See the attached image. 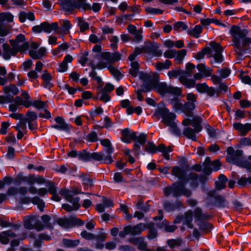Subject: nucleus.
Segmentation results:
<instances>
[{
    "label": "nucleus",
    "mask_w": 251,
    "mask_h": 251,
    "mask_svg": "<svg viewBox=\"0 0 251 251\" xmlns=\"http://www.w3.org/2000/svg\"><path fill=\"white\" fill-rule=\"evenodd\" d=\"M229 32L232 37L233 44L235 48L236 52L239 55H242V48L251 44V38L246 37L248 33L247 29H241L238 26L233 25L231 27Z\"/></svg>",
    "instance_id": "f257e3e1"
},
{
    "label": "nucleus",
    "mask_w": 251,
    "mask_h": 251,
    "mask_svg": "<svg viewBox=\"0 0 251 251\" xmlns=\"http://www.w3.org/2000/svg\"><path fill=\"white\" fill-rule=\"evenodd\" d=\"M153 117L157 120L162 118V122L167 126H170V131L174 134L178 133L179 131L175 121L176 115L170 112L168 109L163 105H159L155 109Z\"/></svg>",
    "instance_id": "f03ea898"
},
{
    "label": "nucleus",
    "mask_w": 251,
    "mask_h": 251,
    "mask_svg": "<svg viewBox=\"0 0 251 251\" xmlns=\"http://www.w3.org/2000/svg\"><path fill=\"white\" fill-rule=\"evenodd\" d=\"M151 84L152 86L149 87H148L146 85H143L142 87V91L146 92L151 90L154 87L162 96L166 94L179 96L181 94L182 91L180 88L167 85L165 82H156L153 81L151 82Z\"/></svg>",
    "instance_id": "7ed1b4c3"
},
{
    "label": "nucleus",
    "mask_w": 251,
    "mask_h": 251,
    "mask_svg": "<svg viewBox=\"0 0 251 251\" xmlns=\"http://www.w3.org/2000/svg\"><path fill=\"white\" fill-rule=\"evenodd\" d=\"M210 48L203 49L201 51L197 53L195 58L197 60H201L205 54H207L208 57L213 56L215 61L217 63H220L223 60V57L221 54L223 49L218 43L212 42L210 44Z\"/></svg>",
    "instance_id": "20e7f679"
},
{
    "label": "nucleus",
    "mask_w": 251,
    "mask_h": 251,
    "mask_svg": "<svg viewBox=\"0 0 251 251\" xmlns=\"http://www.w3.org/2000/svg\"><path fill=\"white\" fill-rule=\"evenodd\" d=\"M227 161L230 163L235 164L240 167L245 168L248 171L251 173V167L248 161L243 160V151L241 150L234 151L232 148L227 149Z\"/></svg>",
    "instance_id": "39448f33"
},
{
    "label": "nucleus",
    "mask_w": 251,
    "mask_h": 251,
    "mask_svg": "<svg viewBox=\"0 0 251 251\" xmlns=\"http://www.w3.org/2000/svg\"><path fill=\"white\" fill-rule=\"evenodd\" d=\"M164 193L166 196L171 194L174 197H178L181 195H184L189 197L191 195V191L186 188L183 184L181 183H176L172 186H168L164 189Z\"/></svg>",
    "instance_id": "423d86ee"
},
{
    "label": "nucleus",
    "mask_w": 251,
    "mask_h": 251,
    "mask_svg": "<svg viewBox=\"0 0 251 251\" xmlns=\"http://www.w3.org/2000/svg\"><path fill=\"white\" fill-rule=\"evenodd\" d=\"M61 194L68 201L72 204V205L68 204H64L62 205V208L67 211H71L73 210H77L79 206V198L78 197H74L73 192L68 190H62L60 192Z\"/></svg>",
    "instance_id": "0eeeda50"
},
{
    "label": "nucleus",
    "mask_w": 251,
    "mask_h": 251,
    "mask_svg": "<svg viewBox=\"0 0 251 251\" xmlns=\"http://www.w3.org/2000/svg\"><path fill=\"white\" fill-rule=\"evenodd\" d=\"M195 122L193 123H191L188 120H185L183 122L184 125H192V126L194 128L193 130L190 127H186L183 130V134L185 136L194 141L196 140V134L200 132L201 129L199 119H195Z\"/></svg>",
    "instance_id": "6e6552de"
},
{
    "label": "nucleus",
    "mask_w": 251,
    "mask_h": 251,
    "mask_svg": "<svg viewBox=\"0 0 251 251\" xmlns=\"http://www.w3.org/2000/svg\"><path fill=\"white\" fill-rule=\"evenodd\" d=\"M101 57V60L97 64V67L100 69L106 68L110 63L122 59L121 54L118 52L112 53L109 52H103Z\"/></svg>",
    "instance_id": "1a4fd4ad"
},
{
    "label": "nucleus",
    "mask_w": 251,
    "mask_h": 251,
    "mask_svg": "<svg viewBox=\"0 0 251 251\" xmlns=\"http://www.w3.org/2000/svg\"><path fill=\"white\" fill-rule=\"evenodd\" d=\"M9 42L17 52L25 51L29 47L28 42L25 40V35L22 34L18 35L15 40H10Z\"/></svg>",
    "instance_id": "9d476101"
},
{
    "label": "nucleus",
    "mask_w": 251,
    "mask_h": 251,
    "mask_svg": "<svg viewBox=\"0 0 251 251\" xmlns=\"http://www.w3.org/2000/svg\"><path fill=\"white\" fill-rule=\"evenodd\" d=\"M186 73H184V71L177 69L168 72V75L170 78L179 77V80L181 83L185 85L186 87L191 88L194 87V81L192 79H189L184 77Z\"/></svg>",
    "instance_id": "9b49d317"
},
{
    "label": "nucleus",
    "mask_w": 251,
    "mask_h": 251,
    "mask_svg": "<svg viewBox=\"0 0 251 251\" xmlns=\"http://www.w3.org/2000/svg\"><path fill=\"white\" fill-rule=\"evenodd\" d=\"M145 150L147 152L152 154L154 153L157 151H161L162 152L164 158L167 160H169L170 159L169 152L172 151L171 149L169 147L166 148L163 144H161L158 147H156L154 144L151 142H148L147 143L145 147Z\"/></svg>",
    "instance_id": "f8f14e48"
},
{
    "label": "nucleus",
    "mask_w": 251,
    "mask_h": 251,
    "mask_svg": "<svg viewBox=\"0 0 251 251\" xmlns=\"http://www.w3.org/2000/svg\"><path fill=\"white\" fill-rule=\"evenodd\" d=\"M38 221L36 216H27L25 219V227L27 229L35 228L38 230H41L43 227L38 223Z\"/></svg>",
    "instance_id": "ddd939ff"
},
{
    "label": "nucleus",
    "mask_w": 251,
    "mask_h": 251,
    "mask_svg": "<svg viewBox=\"0 0 251 251\" xmlns=\"http://www.w3.org/2000/svg\"><path fill=\"white\" fill-rule=\"evenodd\" d=\"M233 128L238 130L242 136H245L248 132L251 130V123L243 124L241 123H234Z\"/></svg>",
    "instance_id": "4468645a"
},
{
    "label": "nucleus",
    "mask_w": 251,
    "mask_h": 251,
    "mask_svg": "<svg viewBox=\"0 0 251 251\" xmlns=\"http://www.w3.org/2000/svg\"><path fill=\"white\" fill-rule=\"evenodd\" d=\"M55 121L56 124L52 126V127L58 129L59 130H62L67 131L69 130L70 127L69 125L65 122L64 120L60 117H57L55 119Z\"/></svg>",
    "instance_id": "2eb2a0df"
},
{
    "label": "nucleus",
    "mask_w": 251,
    "mask_h": 251,
    "mask_svg": "<svg viewBox=\"0 0 251 251\" xmlns=\"http://www.w3.org/2000/svg\"><path fill=\"white\" fill-rule=\"evenodd\" d=\"M3 52L2 56L5 60H8L11 58V55H15L17 52L12 48H10V46L7 44H4L2 45Z\"/></svg>",
    "instance_id": "dca6fc26"
},
{
    "label": "nucleus",
    "mask_w": 251,
    "mask_h": 251,
    "mask_svg": "<svg viewBox=\"0 0 251 251\" xmlns=\"http://www.w3.org/2000/svg\"><path fill=\"white\" fill-rule=\"evenodd\" d=\"M146 228V226L144 224H139L134 226H126L127 232L130 233V234L135 235L141 233Z\"/></svg>",
    "instance_id": "f3484780"
},
{
    "label": "nucleus",
    "mask_w": 251,
    "mask_h": 251,
    "mask_svg": "<svg viewBox=\"0 0 251 251\" xmlns=\"http://www.w3.org/2000/svg\"><path fill=\"white\" fill-rule=\"evenodd\" d=\"M171 104L175 112L178 113H184V103L177 99L171 100Z\"/></svg>",
    "instance_id": "a211bd4d"
},
{
    "label": "nucleus",
    "mask_w": 251,
    "mask_h": 251,
    "mask_svg": "<svg viewBox=\"0 0 251 251\" xmlns=\"http://www.w3.org/2000/svg\"><path fill=\"white\" fill-rule=\"evenodd\" d=\"M60 3L63 9L67 12H70L76 8L75 1L73 0H62Z\"/></svg>",
    "instance_id": "6ab92c4d"
},
{
    "label": "nucleus",
    "mask_w": 251,
    "mask_h": 251,
    "mask_svg": "<svg viewBox=\"0 0 251 251\" xmlns=\"http://www.w3.org/2000/svg\"><path fill=\"white\" fill-rule=\"evenodd\" d=\"M61 29L58 30L57 32L59 34H61L62 33L63 34H67L72 27L70 22L66 19L62 20L61 22Z\"/></svg>",
    "instance_id": "aec40b11"
},
{
    "label": "nucleus",
    "mask_w": 251,
    "mask_h": 251,
    "mask_svg": "<svg viewBox=\"0 0 251 251\" xmlns=\"http://www.w3.org/2000/svg\"><path fill=\"white\" fill-rule=\"evenodd\" d=\"M75 1L76 8L84 10L91 9V5L88 3V0H75Z\"/></svg>",
    "instance_id": "412c9836"
},
{
    "label": "nucleus",
    "mask_w": 251,
    "mask_h": 251,
    "mask_svg": "<svg viewBox=\"0 0 251 251\" xmlns=\"http://www.w3.org/2000/svg\"><path fill=\"white\" fill-rule=\"evenodd\" d=\"M44 23V32L50 33L54 31L59 28L57 23L55 22L50 24L47 22Z\"/></svg>",
    "instance_id": "4be33fe9"
},
{
    "label": "nucleus",
    "mask_w": 251,
    "mask_h": 251,
    "mask_svg": "<svg viewBox=\"0 0 251 251\" xmlns=\"http://www.w3.org/2000/svg\"><path fill=\"white\" fill-rule=\"evenodd\" d=\"M50 239V238L49 236L41 235L38 238L36 237H31L30 242L33 243L35 247L39 248L42 245V242L41 240H49Z\"/></svg>",
    "instance_id": "5701e85b"
},
{
    "label": "nucleus",
    "mask_w": 251,
    "mask_h": 251,
    "mask_svg": "<svg viewBox=\"0 0 251 251\" xmlns=\"http://www.w3.org/2000/svg\"><path fill=\"white\" fill-rule=\"evenodd\" d=\"M46 52V48L42 47L40 48L37 51L30 50L29 51V54L30 57L33 59H38L43 56Z\"/></svg>",
    "instance_id": "b1692460"
},
{
    "label": "nucleus",
    "mask_w": 251,
    "mask_h": 251,
    "mask_svg": "<svg viewBox=\"0 0 251 251\" xmlns=\"http://www.w3.org/2000/svg\"><path fill=\"white\" fill-rule=\"evenodd\" d=\"M15 236V234L10 231L0 233V242L2 244H7L9 242V237Z\"/></svg>",
    "instance_id": "393cba45"
},
{
    "label": "nucleus",
    "mask_w": 251,
    "mask_h": 251,
    "mask_svg": "<svg viewBox=\"0 0 251 251\" xmlns=\"http://www.w3.org/2000/svg\"><path fill=\"white\" fill-rule=\"evenodd\" d=\"M172 174L181 180H183L184 178L185 175L184 170L181 169L178 166H175L173 168Z\"/></svg>",
    "instance_id": "a878e982"
},
{
    "label": "nucleus",
    "mask_w": 251,
    "mask_h": 251,
    "mask_svg": "<svg viewBox=\"0 0 251 251\" xmlns=\"http://www.w3.org/2000/svg\"><path fill=\"white\" fill-rule=\"evenodd\" d=\"M3 89L5 94L10 96H11L10 94H12L13 95H17L19 92L18 88L14 85L5 86L3 88Z\"/></svg>",
    "instance_id": "bb28decb"
},
{
    "label": "nucleus",
    "mask_w": 251,
    "mask_h": 251,
    "mask_svg": "<svg viewBox=\"0 0 251 251\" xmlns=\"http://www.w3.org/2000/svg\"><path fill=\"white\" fill-rule=\"evenodd\" d=\"M197 67L200 73L203 74L204 77L211 75V70L209 68H206L204 64H199Z\"/></svg>",
    "instance_id": "cd10ccee"
},
{
    "label": "nucleus",
    "mask_w": 251,
    "mask_h": 251,
    "mask_svg": "<svg viewBox=\"0 0 251 251\" xmlns=\"http://www.w3.org/2000/svg\"><path fill=\"white\" fill-rule=\"evenodd\" d=\"M79 177L81 179L82 183L86 187L91 186L93 184V179L90 178L87 175L80 174Z\"/></svg>",
    "instance_id": "c85d7f7f"
},
{
    "label": "nucleus",
    "mask_w": 251,
    "mask_h": 251,
    "mask_svg": "<svg viewBox=\"0 0 251 251\" xmlns=\"http://www.w3.org/2000/svg\"><path fill=\"white\" fill-rule=\"evenodd\" d=\"M193 214L192 212L188 211L182 219L183 224L187 225L189 227H191V222L192 221Z\"/></svg>",
    "instance_id": "c756f323"
},
{
    "label": "nucleus",
    "mask_w": 251,
    "mask_h": 251,
    "mask_svg": "<svg viewBox=\"0 0 251 251\" xmlns=\"http://www.w3.org/2000/svg\"><path fill=\"white\" fill-rule=\"evenodd\" d=\"M14 102L17 105H22L25 107H29L31 106V104L30 100H23L21 97H16Z\"/></svg>",
    "instance_id": "7c9ffc66"
},
{
    "label": "nucleus",
    "mask_w": 251,
    "mask_h": 251,
    "mask_svg": "<svg viewBox=\"0 0 251 251\" xmlns=\"http://www.w3.org/2000/svg\"><path fill=\"white\" fill-rule=\"evenodd\" d=\"M77 25L81 32H84L89 28V24L80 18L76 19Z\"/></svg>",
    "instance_id": "2f4dec72"
},
{
    "label": "nucleus",
    "mask_w": 251,
    "mask_h": 251,
    "mask_svg": "<svg viewBox=\"0 0 251 251\" xmlns=\"http://www.w3.org/2000/svg\"><path fill=\"white\" fill-rule=\"evenodd\" d=\"M77 158L84 161H87L90 159V153L87 152L85 150L78 152Z\"/></svg>",
    "instance_id": "473e14b6"
},
{
    "label": "nucleus",
    "mask_w": 251,
    "mask_h": 251,
    "mask_svg": "<svg viewBox=\"0 0 251 251\" xmlns=\"http://www.w3.org/2000/svg\"><path fill=\"white\" fill-rule=\"evenodd\" d=\"M171 62L169 60H166L164 63L158 62L155 65L157 70L161 71L164 69H168L171 65Z\"/></svg>",
    "instance_id": "72a5a7b5"
},
{
    "label": "nucleus",
    "mask_w": 251,
    "mask_h": 251,
    "mask_svg": "<svg viewBox=\"0 0 251 251\" xmlns=\"http://www.w3.org/2000/svg\"><path fill=\"white\" fill-rule=\"evenodd\" d=\"M186 52L187 51L185 49L181 50L178 51H176V54L175 56V60L179 63L181 62L186 55Z\"/></svg>",
    "instance_id": "f704fd0d"
},
{
    "label": "nucleus",
    "mask_w": 251,
    "mask_h": 251,
    "mask_svg": "<svg viewBox=\"0 0 251 251\" xmlns=\"http://www.w3.org/2000/svg\"><path fill=\"white\" fill-rule=\"evenodd\" d=\"M173 28L175 30L180 31L186 30L188 27L187 25L184 22H178L175 24Z\"/></svg>",
    "instance_id": "c9c22d12"
},
{
    "label": "nucleus",
    "mask_w": 251,
    "mask_h": 251,
    "mask_svg": "<svg viewBox=\"0 0 251 251\" xmlns=\"http://www.w3.org/2000/svg\"><path fill=\"white\" fill-rule=\"evenodd\" d=\"M32 202L34 204L37 205L38 208L40 211H43V208L45 207L44 202L38 197H34L32 200Z\"/></svg>",
    "instance_id": "e433bc0d"
},
{
    "label": "nucleus",
    "mask_w": 251,
    "mask_h": 251,
    "mask_svg": "<svg viewBox=\"0 0 251 251\" xmlns=\"http://www.w3.org/2000/svg\"><path fill=\"white\" fill-rule=\"evenodd\" d=\"M9 33V31L5 28L2 23L0 22V43L3 42V37L5 36Z\"/></svg>",
    "instance_id": "4c0bfd02"
},
{
    "label": "nucleus",
    "mask_w": 251,
    "mask_h": 251,
    "mask_svg": "<svg viewBox=\"0 0 251 251\" xmlns=\"http://www.w3.org/2000/svg\"><path fill=\"white\" fill-rule=\"evenodd\" d=\"M13 16L9 13L0 14V20L1 21H7L11 22L13 21Z\"/></svg>",
    "instance_id": "58836bf2"
},
{
    "label": "nucleus",
    "mask_w": 251,
    "mask_h": 251,
    "mask_svg": "<svg viewBox=\"0 0 251 251\" xmlns=\"http://www.w3.org/2000/svg\"><path fill=\"white\" fill-rule=\"evenodd\" d=\"M14 99L13 96L7 95L6 96H0V103H11L14 101Z\"/></svg>",
    "instance_id": "ea45409f"
},
{
    "label": "nucleus",
    "mask_w": 251,
    "mask_h": 251,
    "mask_svg": "<svg viewBox=\"0 0 251 251\" xmlns=\"http://www.w3.org/2000/svg\"><path fill=\"white\" fill-rule=\"evenodd\" d=\"M122 134L123 136L129 137L132 140H135L136 133L134 132H130L128 128L123 129Z\"/></svg>",
    "instance_id": "a19ab883"
},
{
    "label": "nucleus",
    "mask_w": 251,
    "mask_h": 251,
    "mask_svg": "<svg viewBox=\"0 0 251 251\" xmlns=\"http://www.w3.org/2000/svg\"><path fill=\"white\" fill-rule=\"evenodd\" d=\"M42 78L45 82L47 87H50L51 86V83L50 82L51 76L50 74H48L46 72H44L42 75Z\"/></svg>",
    "instance_id": "79ce46f5"
},
{
    "label": "nucleus",
    "mask_w": 251,
    "mask_h": 251,
    "mask_svg": "<svg viewBox=\"0 0 251 251\" xmlns=\"http://www.w3.org/2000/svg\"><path fill=\"white\" fill-rule=\"evenodd\" d=\"M195 102L188 101L184 102V113H188L189 111L194 110L195 108Z\"/></svg>",
    "instance_id": "37998d69"
},
{
    "label": "nucleus",
    "mask_w": 251,
    "mask_h": 251,
    "mask_svg": "<svg viewBox=\"0 0 251 251\" xmlns=\"http://www.w3.org/2000/svg\"><path fill=\"white\" fill-rule=\"evenodd\" d=\"M63 244L67 247L73 248L76 246L78 243V241H73L68 239H64L63 240Z\"/></svg>",
    "instance_id": "c03bdc74"
},
{
    "label": "nucleus",
    "mask_w": 251,
    "mask_h": 251,
    "mask_svg": "<svg viewBox=\"0 0 251 251\" xmlns=\"http://www.w3.org/2000/svg\"><path fill=\"white\" fill-rule=\"evenodd\" d=\"M104 153L102 152H93L90 153V159L92 158L97 161H102Z\"/></svg>",
    "instance_id": "a18cd8bd"
},
{
    "label": "nucleus",
    "mask_w": 251,
    "mask_h": 251,
    "mask_svg": "<svg viewBox=\"0 0 251 251\" xmlns=\"http://www.w3.org/2000/svg\"><path fill=\"white\" fill-rule=\"evenodd\" d=\"M18 131H22L26 133V123L25 121H21L15 127Z\"/></svg>",
    "instance_id": "49530a36"
},
{
    "label": "nucleus",
    "mask_w": 251,
    "mask_h": 251,
    "mask_svg": "<svg viewBox=\"0 0 251 251\" xmlns=\"http://www.w3.org/2000/svg\"><path fill=\"white\" fill-rule=\"evenodd\" d=\"M37 118V116L35 112L28 111L26 113V118L25 119V122L35 121Z\"/></svg>",
    "instance_id": "de8ad7c7"
},
{
    "label": "nucleus",
    "mask_w": 251,
    "mask_h": 251,
    "mask_svg": "<svg viewBox=\"0 0 251 251\" xmlns=\"http://www.w3.org/2000/svg\"><path fill=\"white\" fill-rule=\"evenodd\" d=\"M196 87L197 90L201 93H205V91L206 90V88L207 87V85L205 83H198L195 85V84H194V87Z\"/></svg>",
    "instance_id": "09e8293b"
},
{
    "label": "nucleus",
    "mask_w": 251,
    "mask_h": 251,
    "mask_svg": "<svg viewBox=\"0 0 251 251\" xmlns=\"http://www.w3.org/2000/svg\"><path fill=\"white\" fill-rule=\"evenodd\" d=\"M201 31L202 27L200 25H197L194 27L191 33L195 38H198Z\"/></svg>",
    "instance_id": "8fccbe9b"
},
{
    "label": "nucleus",
    "mask_w": 251,
    "mask_h": 251,
    "mask_svg": "<svg viewBox=\"0 0 251 251\" xmlns=\"http://www.w3.org/2000/svg\"><path fill=\"white\" fill-rule=\"evenodd\" d=\"M31 106H34L35 107L39 109H42L45 107V103L39 100H30Z\"/></svg>",
    "instance_id": "3c124183"
},
{
    "label": "nucleus",
    "mask_w": 251,
    "mask_h": 251,
    "mask_svg": "<svg viewBox=\"0 0 251 251\" xmlns=\"http://www.w3.org/2000/svg\"><path fill=\"white\" fill-rule=\"evenodd\" d=\"M146 11L147 13L151 14H161L163 13V11L161 9L150 7H147Z\"/></svg>",
    "instance_id": "603ef678"
},
{
    "label": "nucleus",
    "mask_w": 251,
    "mask_h": 251,
    "mask_svg": "<svg viewBox=\"0 0 251 251\" xmlns=\"http://www.w3.org/2000/svg\"><path fill=\"white\" fill-rule=\"evenodd\" d=\"M109 150H107V153L106 154L104 153V155L103 156V162L107 164H110L113 162V160L112 159L111 153Z\"/></svg>",
    "instance_id": "864d4df0"
},
{
    "label": "nucleus",
    "mask_w": 251,
    "mask_h": 251,
    "mask_svg": "<svg viewBox=\"0 0 251 251\" xmlns=\"http://www.w3.org/2000/svg\"><path fill=\"white\" fill-rule=\"evenodd\" d=\"M100 95V100L104 101V102H107L109 101L110 100V97L107 94V93L104 92L102 90L100 91V92L99 94Z\"/></svg>",
    "instance_id": "5fc2aeb1"
},
{
    "label": "nucleus",
    "mask_w": 251,
    "mask_h": 251,
    "mask_svg": "<svg viewBox=\"0 0 251 251\" xmlns=\"http://www.w3.org/2000/svg\"><path fill=\"white\" fill-rule=\"evenodd\" d=\"M176 54V50H167L164 53V56L166 58H172L175 57Z\"/></svg>",
    "instance_id": "6e6d98bb"
},
{
    "label": "nucleus",
    "mask_w": 251,
    "mask_h": 251,
    "mask_svg": "<svg viewBox=\"0 0 251 251\" xmlns=\"http://www.w3.org/2000/svg\"><path fill=\"white\" fill-rule=\"evenodd\" d=\"M68 68V64L62 61L59 64L58 67L57 68V70L59 72L63 73L67 71Z\"/></svg>",
    "instance_id": "4d7b16f0"
},
{
    "label": "nucleus",
    "mask_w": 251,
    "mask_h": 251,
    "mask_svg": "<svg viewBox=\"0 0 251 251\" xmlns=\"http://www.w3.org/2000/svg\"><path fill=\"white\" fill-rule=\"evenodd\" d=\"M108 70L111 72V73L117 78H121V73L116 70L114 67L109 66L108 67Z\"/></svg>",
    "instance_id": "13d9d810"
},
{
    "label": "nucleus",
    "mask_w": 251,
    "mask_h": 251,
    "mask_svg": "<svg viewBox=\"0 0 251 251\" xmlns=\"http://www.w3.org/2000/svg\"><path fill=\"white\" fill-rule=\"evenodd\" d=\"M101 144L104 147H105L107 148V150H109L110 152H113V150L112 149H111V143L109 139H104L101 140L100 141Z\"/></svg>",
    "instance_id": "bf43d9fd"
},
{
    "label": "nucleus",
    "mask_w": 251,
    "mask_h": 251,
    "mask_svg": "<svg viewBox=\"0 0 251 251\" xmlns=\"http://www.w3.org/2000/svg\"><path fill=\"white\" fill-rule=\"evenodd\" d=\"M195 68V66L191 63H187L186 66V71H184V73L186 74L184 75V77L187 78L190 75L191 71L192 70Z\"/></svg>",
    "instance_id": "052dcab7"
},
{
    "label": "nucleus",
    "mask_w": 251,
    "mask_h": 251,
    "mask_svg": "<svg viewBox=\"0 0 251 251\" xmlns=\"http://www.w3.org/2000/svg\"><path fill=\"white\" fill-rule=\"evenodd\" d=\"M218 73L220 74V76L225 78L227 77L230 74V72L229 70L227 69H224L223 70H220L218 71Z\"/></svg>",
    "instance_id": "680f3d73"
},
{
    "label": "nucleus",
    "mask_w": 251,
    "mask_h": 251,
    "mask_svg": "<svg viewBox=\"0 0 251 251\" xmlns=\"http://www.w3.org/2000/svg\"><path fill=\"white\" fill-rule=\"evenodd\" d=\"M102 37L99 38L97 35L95 34H92L89 37V41L93 43H97L100 42L103 40Z\"/></svg>",
    "instance_id": "e2e57ef3"
},
{
    "label": "nucleus",
    "mask_w": 251,
    "mask_h": 251,
    "mask_svg": "<svg viewBox=\"0 0 251 251\" xmlns=\"http://www.w3.org/2000/svg\"><path fill=\"white\" fill-rule=\"evenodd\" d=\"M113 179L115 182L119 183L124 181L122 174L120 173L117 172L114 174Z\"/></svg>",
    "instance_id": "0e129e2a"
},
{
    "label": "nucleus",
    "mask_w": 251,
    "mask_h": 251,
    "mask_svg": "<svg viewBox=\"0 0 251 251\" xmlns=\"http://www.w3.org/2000/svg\"><path fill=\"white\" fill-rule=\"evenodd\" d=\"M81 235L83 238L87 240H91L94 238V236L93 234L88 232L86 231H82Z\"/></svg>",
    "instance_id": "69168bd1"
},
{
    "label": "nucleus",
    "mask_w": 251,
    "mask_h": 251,
    "mask_svg": "<svg viewBox=\"0 0 251 251\" xmlns=\"http://www.w3.org/2000/svg\"><path fill=\"white\" fill-rule=\"evenodd\" d=\"M10 124L8 122H3L1 124V127L0 130V132L2 134H5L7 132V129L9 126Z\"/></svg>",
    "instance_id": "338daca9"
},
{
    "label": "nucleus",
    "mask_w": 251,
    "mask_h": 251,
    "mask_svg": "<svg viewBox=\"0 0 251 251\" xmlns=\"http://www.w3.org/2000/svg\"><path fill=\"white\" fill-rule=\"evenodd\" d=\"M146 135L144 133H141L138 136L135 137L139 144H142L146 141Z\"/></svg>",
    "instance_id": "774afa93"
}]
</instances>
